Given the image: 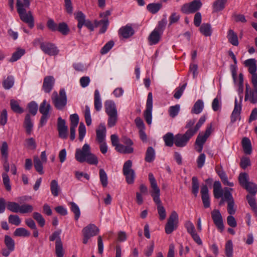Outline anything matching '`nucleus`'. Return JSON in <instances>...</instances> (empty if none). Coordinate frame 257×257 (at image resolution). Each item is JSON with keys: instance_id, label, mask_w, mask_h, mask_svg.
<instances>
[{"instance_id": "38", "label": "nucleus", "mask_w": 257, "mask_h": 257, "mask_svg": "<svg viewBox=\"0 0 257 257\" xmlns=\"http://www.w3.org/2000/svg\"><path fill=\"white\" fill-rule=\"evenodd\" d=\"M25 53V50L23 49L18 48L17 51L14 52L12 57H11L9 61L11 62H14L20 59L22 56Z\"/></svg>"}, {"instance_id": "18", "label": "nucleus", "mask_w": 257, "mask_h": 257, "mask_svg": "<svg viewBox=\"0 0 257 257\" xmlns=\"http://www.w3.org/2000/svg\"><path fill=\"white\" fill-rule=\"evenodd\" d=\"M57 130L59 137L65 139L67 138L68 127L66 125V121L61 117H58L57 121Z\"/></svg>"}, {"instance_id": "16", "label": "nucleus", "mask_w": 257, "mask_h": 257, "mask_svg": "<svg viewBox=\"0 0 257 257\" xmlns=\"http://www.w3.org/2000/svg\"><path fill=\"white\" fill-rule=\"evenodd\" d=\"M240 185L245 189L252 196H254L257 192V185L249 182L247 178H238Z\"/></svg>"}, {"instance_id": "27", "label": "nucleus", "mask_w": 257, "mask_h": 257, "mask_svg": "<svg viewBox=\"0 0 257 257\" xmlns=\"http://www.w3.org/2000/svg\"><path fill=\"white\" fill-rule=\"evenodd\" d=\"M245 66L248 68V72L252 75L257 74L256 71V65L255 59H248L244 61Z\"/></svg>"}, {"instance_id": "59", "label": "nucleus", "mask_w": 257, "mask_h": 257, "mask_svg": "<svg viewBox=\"0 0 257 257\" xmlns=\"http://www.w3.org/2000/svg\"><path fill=\"white\" fill-rule=\"evenodd\" d=\"M114 43L113 41H109L101 48L100 52L102 54L108 53L114 46Z\"/></svg>"}, {"instance_id": "21", "label": "nucleus", "mask_w": 257, "mask_h": 257, "mask_svg": "<svg viewBox=\"0 0 257 257\" xmlns=\"http://www.w3.org/2000/svg\"><path fill=\"white\" fill-rule=\"evenodd\" d=\"M99 228L94 224H89L82 229L83 234H86L88 236L93 237L99 233Z\"/></svg>"}, {"instance_id": "42", "label": "nucleus", "mask_w": 257, "mask_h": 257, "mask_svg": "<svg viewBox=\"0 0 257 257\" xmlns=\"http://www.w3.org/2000/svg\"><path fill=\"white\" fill-rule=\"evenodd\" d=\"M34 167L37 172H38L40 175H43L44 174V171L42 162L38 157L34 158Z\"/></svg>"}, {"instance_id": "25", "label": "nucleus", "mask_w": 257, "mask_h": 257, "mask_svg": "<svg viewBox=\"0 0 257 257\" xmlns=\"http://www.w3.org/2000/svg\"><path fill=\"white\" fill-rule=\"evenodd\" d=\"M132 162L131 160L126 161L123 166V173L125 177H135V171L131 168Z\"/></svg>"}, {"instance_id": "39", "label": "nucleus", "mask_w": 257, "mask_h": 257, "mask_svg": "<svg viewBox=\"0 0 257 257\" xmlns=\"http://www.w3.org/2000/svg\"><path fill=\"white\" fill-rule=\"evenodd\" d=\"M50 190L52 195L57 197L59 195V192L60 190V187L58 185V182L56 180H53L50 184Z\"/></svg>"}, {"instance_id": "28", "label": "nucleus", "mask_w": 257, "mask_h": 257, "mask_svg": "<svg viewBox=\"0 0 257 257\" xmlns=\"http://www.w3.org/2000/svg\"><path fill=\"white\" fill-rule=\"evenodd\" d=\"M227 38L229 43L234 46L239 45L238 39L237 34L232 29H229L227 32Z\"/></svg>"}, {"instance_id": "55", "label": "nucleus", "mask_w": 257, "mask_h": 257, "mask_svg": "<svg viewBox=\"0 0 257 257\" xmlns=\"http://www.w3.org/2000/svg\"><path fill=\"white\" fill-rule=\"evenodd\" d=\"M71 210L75 214V219L77 220L80 216V210L78 205L73 202H70Z\"/></svg>"}, {"instance_id": "8", "label": "nucleus", "mask_w": 257, "mask_h": 257, "mask_svg": "<svg viewBox=\"0 0 257 257\" xmlns=\"http://www.w3.org/2000/svg\"><path fill=\"white\" fill-rule=\"evenodd\" d=\"M75 18L78 22L77 27L79 29L78 33H81V30L83 26L86 27L91 31L94 29L93 24L89 20H86L85 15L81 12L78 11L74 14Z\"/></svg>"}, {"instance_id": "15", "label": "nucleus", "mask_w": 257, "mask_h": 257, "mask_svg": "<svg viewBox=\"0 0 257 257\" xmlns=\"http://www.w3.org/2000/svg\"><path fill=\"white\" fill-rule=\"evenodd\" d=\"M149 179L152 188L151 196L153 198V200L157 206L161 205V201L160 198V190L158 187L157 181L155 178H149Z\"/></svg>"}, {"instance_id": "49", "label": "nucleus", "mask_w": 257, "mask_h": 257, "mask_svg": "<svg viewBox=\"0 0 257 257\" xmlns=\"http://www.w3.org/2000/svg\"><path fill=\"white\" fill-rule=\"evenodd\" d=\"M248 98L247 100H249L250 103L255 104L257 103V89L253 88L251 90H249L248 93Z\"/></svg>"}, {"instance_id": "34", "label": "nucleus", "mask_w": 257, "mask_h": 257, "mask_svg": "<svg viewBox=\"0 0 257 257\" xmlns=\"http://www.w3.org/2000/svg\"><path fill=\"white\" fill-rule=\"evenodd\" d=\"M156 157L155 149L152 147H149L146 152L145 160L148 163L153 162Z\"/></svg>"}, {"instance_id": "44", "label": "nucleus", "mask_w": 257, "mask_h": 257, "mask_svg": "<svg viewBox=\"0 0 257 257\" xmlns=\"http://www.w3.org/2000/svg\"><path fill=\"white\" fill-rule=\"evenodd\" d=\"M57 31L63 35H67L70 32V29L67 24L65 22H62L58 24Z\"/></svg>"}, {"instance_id": "33", "label": "nucleus", "mask_w": 257, "mask_h": 257, "mask_svg": "<svg viewBox=\"0 0 257 257\" xmlns=\"http://www.w3.org/2000/svg\"><path fill=\"white\" fill-rule=\"evenodd\" d=\"M24 126L26 128L27 134L30 135L33 130V123L31 118L30 114H27L25 116L24 122Z\"/></svg>"}, {"instance_id": "50", "label": "nucleus", "mask_w": 257, "mask_h": 257, "mask_svg": "<svg viewBox=\"0 0 257 257\" xmlns=\"http://www.w3.org/2000/svg\"><path fill=\"white\" fill-rule=\"evenodd\" d=\"M9 222L12 224L19 226L21 223V219L18 215L11 214L8 217Z\"/></svg>"}, {"instance_id": "48", "label": "nucleus", "mask_w": 257, "mask_h": 257, "mask_svg": "<svg viewBox=\"0 0 257 257\" xmlns=\"http://www.w3.org/2000/svg\"><path fill=\"white\" fill-rule=\"evenodd\" d=\"M8 210L14 213H18L20 211V205L16 202L9 201L7 203Z\"/></svg>"}, {"instance_id": "51", "label": "nucleus", "mask_w": 257, "mask_h": 257, "mask_svg": "<svg viewBox=\"0 0 257 257\" xmlns=\"http://www.w3.org/2000/svg\"><path fill=\"white\" fill-rule=\"evenodd\" d=\"M180 109L179 104H176L174 106H171L169 108V114L170 117L174 118L179 113Z\"/></svg>"}, {"instance_id": "4", "label": "nucleus", "mask_w": 257, "mask_h": 257, "mask_svg": "<svg viewBox=\"0 0 257 257\" xmlns=\"http://www.w3.org/2000/svg\"><path fill=\"white\" fill-rule=\"evenodd\" d=\"M52 100L55 107L59 110H62L66 105L67 102L65 90L62 88L59 90V94L54 91L52 95Z\"/></svg>"}, {"instance_id": "10", "label": "nucleus", "mask_w": 257, "mask_h": 257, "mask_svg": "<svg viewBox=\"0 0 257 257\" xmlns=\"http://www.w3.org/2000/svg\"><path fill=\"white\" fill-rule=\"evenodd\" d=\"M202 6L201 0H193L191 3L184 4L181 8V11L185 14L196 13Z\"/></svg>"}, {"instance_id": "9", "label": "nucleus", "mask_w": 257, "mask_h": 257, "mask_svg": "<svg viewBox=\"0 0 257 257\" xmlns=\"http://www.w3.org/2000/svg\"><path fill=\"white\" fill-rule=\"evenodd\" d=\"M212 124L208 125L204 134L200 133L196 140L195 145L197 146V151L200 153L202 152L203 145L206 142L207 138L210 136L212 133Z\"/></svg>"}, {"instance_id": "40", "label": "nucleus", "mask_w": 257, "mask_h": 257, "mask_svg": "<svg viewBox=\"0 0 257 257\" xmlns=\"http://www.w3.org/2000/svg\"><path fill=\"white\" fill-rule=\"evenodd\" d=\"M30 234V232L23 227L17 228L14 232V235L15 236L28 237Z\"/></svg>"}, {"instance_id": "30", "label": "nucleus", "mask_w": 257, "mask_h": 257, "mask_svg": "<svg viewBox=\"0 0 257 257\" xmlns=\"http://www.w3.org/2000/svg\"><path fill=\"white\" fill-rule=\"evenodd\" d=\"M165 145L167 147H172L175 144V136L171 132H168L163 137Z\"/></svg>"}, {"instance_id": "32", "label": "nucleus", "mask_w": 257, "mask_h": 257, "mask_svg": "<svg viewBox=\"0 0 257 257\" xmlns=\"http://www.w3.org/2000/svg\"><path fill=\"white\" fill-rule=\"evenodd\" d=\"M204 108V102L202 100L198 99L194 103L191 109V112L193 114L200 113Z\"/></svg>"}, {"instance_id": "37", "label": "nucleus", "mask_w": 257, "mask_h": 257, "mask_svg": "<svg viewBox=\"0 0 257 257\" xmlns=\"http://www.w3.org/2000/svg\"><path fill=\"white\" fill-rule=\"evenodd\" d=\"M94 107L97 111H100L102 107L100 95L98 89H96L94 92Z\"/></svg>"}, {"instance_id": "13", "label": "nucleus", "mask_w": 257, "mask_h": 257, "mask_svg": "<svg viewBox=\"0 0 257 257\" xmlns=\"http://www.w3.org/2000/svg\"><path fill=\"white\" fill-rule=\"evenodd\" d=\"M193 136L190 131H187L184 134H178L176 135L175 140V146L180 148L185 147Z\"/></svg>"}, {"instance_id": "45", "label": "nucleus", "mask_w": 257, "mask_h": 257, "mask_svg": "<svg viewBox=\"0 0 257 257\" xmlns=\"http://www.w3.org/2000/svg\"><path fill=\"white\" fill-rule=\"evenodd\" d=\"M5 243L10 250H14L15 243L14 240L11 236L8 235L5 236Z\"/></svg>"}, {"instance_id": "63", "label": "nucleus", "mask_w": 257, "mask_h": 257, "mask_svg": "<svg viewBox=\"0 0 257 257\" xmlns=\"http://www.w3.org/2000/svg\"><path fill=\"white\" fill-rule=\"evenodd\" d=\"M251 165L250 160L249 157H242L240 160V166L243 169Z\"/></svg>"}, {"instance_id": "6", "label": "nucleus", "mask_w": 257, "mask_h": 257, "mask_svg": "<svg viewBox=\"0 0 257 257\" xmlns=\"http://www.w3.org/2000/svg\"><path fill=\"white\" fill-rule=\"evenodd\" d=\"M61 230L60 229L55 231L51 235L49 236V240L55 242V253L57 257H63L64 252L63 247V243L60 237Z\"/></svg>"}, {"instance_id": "35", "label": "nucleus", "mask_w": 257, "mask_h": 257, "mask_svg": "<svg viewBox=\"0 0 257 257\" xmlns=\"http://www.w3.org/2000/svg\"><path fill=\"white\" fill-rule=\"evenodd\" d=\"M199 29L200 33L205 37L210 36L212 34L211 27L208 23L202 24Z\"/></svg>"}, {"instance_id": "60", "label": "nucleus", "mask_w": 257, "mask_h": 257, "mask_svg": "<svg viewBox=\"0 0 257 257\" xmlns=\"http://www.w3.org/2000/svg\"><path fill=\"white\" fill-rule=\"evenodd\" d=\"M28 108L30 113H31L33 116H35L38 111V104L35 101H32L28 104Z\"/></svg>"}, {"instance_id": "53", "label": "nucleus", "mask_w": 257, "mask_h": 257, "mask_svg": "<svg viewBox=\"0 0 257 257\" xmlns=\"http://www.w3.org/2000/svg\"><path fill=\"white\" fill-rule=\"evenodd\" d=\"M33 217L36 220L41 227H43L45 224V220L43 216L39 212H35L33 214Z\"/></svg>"}, {"instance_id": "54", "label": "nucleus", "mask_w": 257, "mask_h": 257, "mask_svg": "<svg viewBox=\"0 0 257 257\" xmlns=\"http://www.w3.org/2000/svg\"><path fill=\"white\" fill-rule=\"evenodd\" d=\"M34 210L33 206L29 204H24L20 205L19 212L22 214L32 212Z\"/></svg>"}, {"instance_id": "17", "label": "nucleus", "mask_w": 257, "mask_h": 257, "mask_svg": "<svg viewBox=\"0 0 257 257\" xmlns=\"http://www.w3.org/2000/svg\"><path fill=\"white\" fill-rule=\"evenodd\" d=\"M211 217L217 228L222 232L224 230L222 216L218 210L214 209L211 212Z\"/></svg>"}, {"instance_id": "5", "label": "nucleus", "mask_w": 257, "mask_h": 257, "mask_svg": "<svg viewBox=\"0 0 257 257\" xmlns=\"http://www.w3.org/2000/svg\"><path fill=\"white\" fill-rule=\"evenodd\" d=\"M16 6L20 19L24 23L28 24L30 28H33L34 26V19L32 12L31 11L27 12L26 9L22 8V5L19 3L16 4Z\"/></svg>"}, {"instance_id": "14", "label": "nucleus", "mask_w": 257, "mask_h": 257, "mask_svg": "<svg viewBox=\"0 0 257 257\" xmlns=\"http://www.w3.org/2000/svg\"><path fill=\"white\" fill-rule=\"evenodd\" d=\"M153 95L149 92L148 95L146 108L144 113L145 119L148 124H151L152 119Z\"/></svg>"}, {"instance_id": "36", "label": "nucleus", "mask_w": 257, "mask_h": 257, "mask_svg": "<svg viewBox=\"0 0 257 257\" xmlns=\"http://www.w3.org/2000/svg\"><path fill=\"white\" fill-rule=\"evenodd\" d=\"M10 106L11 109L15 113L21 114L24 112V109L20 106L19 102L14 99L10 100Z\"/></svg>"}, {"instance_id": "47", "label": "nucleus", "mask_w": 257, "mask_h": 257, "mask_svg": "<svg viewBox=\"0 0 257 257\" xmlns=\"http://www.w3.org/2000/svg\"><path fill=\"white\" fill-rule=\"evenodd\" d=\"M14 84V78L12 76H9L3 82V86L5 89H10Z\"/></svg>"}, {"instance_id": "2", "label": "nucleus", "mask_w": 257, "mask_h": 257, "mask_svg": "<svg viewBox=\"0 0 257 257\" xmlns=\"http://www.w3.org/2000/svg\"><path fill=\"white\" fill-rule=\"evenodd\" d=\"M104 107L105 112L108 116L107 125L112 127L116 124L118 119L116 105L112 100H107L104 103Z\"/></svg>"}, {"instance_id": "62", "label": "nucleus", "mask_w": 257, "mask_h": 257, "mask_svg": "<svg viewBox=\"0 0 257 257\" xmlns=\"http://www.w3.org/2000/svg\"><path fill=\"white\" fill-rule=\"evenodd\" d=\"M8 112L6 109H4L1 113L0 115V124L4 126L8 121Z\"/></svg>"}, {"instance_id": "26", "label": "nucleus", "mask_w": 257, "mask_h": 257, "mask_svg": "<svg viewBox=\"0 0 257 257\" xmlns=\"http://www.w3.org/2000/svg\"><path fill=\"white\" fill-rule=\"evenodd\" d=\"M162 35V34L157 31V30H154L148 38L150 45H153L157 44L159 42Z\"/></svg>"}, {"instance_id": "20", "label": "nucleus", "mask_w": 257, "mask_h": 257, "mask_svg": "<svg viewBox=\"0 0 257 257\" xmlns=\"http://www.w3.org/2000/svg\"><path fill=\"white\" fill-rule=\"evenodd\" d=\"M241 110V105L240 103H238L237 99H235L234 102V107L230 116V122L232 123L235 122L238 118H240V114Z\"/></svg>"}, {"instance_id": "46", "label": "nucleus", "mask_w": 257, "mask_h": 257, "mask_svg": "<svg viewBox=\"0 0 257 257\" xmlns=\"http://www.w3.org/2000/svg\"><path fill=\"white\" fill-rule=\"evenodd\" d=\"M246 198L252 210L254 212L256 216H257V205L255 198L252 195H247Z\"/></svg>"}, {"instance_id": "22", "label": "nucleus", "mask_w": 257, "mask_h": 257, "mask_svg": "<svg viewBox=\"0 0 257 257\" xmlns=\"http://www.w3.org/2000/svg\"><path fill=\"white\" fill-rule=\"evenodd\" d=\"M201 193L204 207L206 208L209 207L210 202L208 194V189L206 185H203L201 187Z\"/></svg>"}, {"instance_id": "7", "label": "nucleus", "mask_w": 257, "mask_h": 257, "mask_svg": "<svg viewBox=\"0 0 257 257\" xmlns=\"http://www.w3.org/2000/svg\"><path fill=\"white\" fill-rule=\"evenodd\" d=\"M51 109V106L50 104L46 100H44L39 107V112L42 114L39 124V127L43 126L47 123L48 119L50 116L49 112Z\"/></svg>"}, {"instance_id": "64", "label": "nucleus", "mask_w": 257, "mask_h": 257, "mask_svg": "<svg viewBox=\"0 0 257 257\" xmlns=\"http://www.w3.org/2000/svg\"><path fill=\"white\" fill-rule=\"evenodd\" d=\"M79 132V139L80 141H82L84 138L86 134V128L83 122H81L79 124L78 128Z\"/></svg>"}, {"instance_id": "41", "label": "nucleus", "mask_w": 257, "mask_h": 257, "mask_svg": "<svg viewBox=\"0 0 257 257\" xmlns=\"http://www.w3.org/2000/svg\"><path fill=\"white\" fill-rule=\"evenodd\" d=\"M162 5L161 3H151L149 4L147 7V10L152 14L157 13L162 8Z\"/></svg>"}, {"instance_id": "52", "label": "nucleus", "mask_w": 257, "mask_h": 257, "mask_svg": "<svg viewBox=\"0 0 257 257\" xmlns=\"http://www.w3.org/2000/svg\"><path fill=\"white\" fill-rule=\"evenodd\" d=\"M225 252L227 257H232L233 244L231 240H228L225 244Z\"/></svg>"}, {"instance_id": "11", "label": "nucleus", "mask_w": 257, "mask_h": 257, "mask_svg": "<svg viewBox=\"0 0 257 257\" xmlns=\"http://www.w3.org/2000/svg\"><path fill=\"white\" fill-rule=\"evenodd\" d=\"M8 145L6 142H3L2 146L0 147V151L2 155V158L4 162V168L6 173L3 174L2 177H8L7 173L10 171V166L8 163Z\"/></svg>"}, {"instance_id": "61", "label": "nucleus", "mask_w": 257, "mask_h": 257, "mask_svg": "<svg viewBox=\"0 0 257 257\" xmlns=\"http://www.w3.org/2000/svg\"><path fill=\"white\" fill-rule=\"evenodd\" d=\"M192 192L195 196H197L199 190V182L197 178H192Z\"/></svg>"}, {"instance_id": "24", "label": "nucleus", "mask_w": 257, "mask_h": 257, "mask_svg": "<svg viewBox=\"0 0 257 257\" xmlns=\"http://www.w3.org/2000/svg\"><path fill=\"white\" fill-rule=\"evenodd\" d=\"M96 140L98 143L105 142L106 127L104 124H100L98 129L96 130Z\"/></svg>"}, {"instance_id": "43", "label": "nucleus", "mask_w": 257, "mask_h": 257, "mask_svg": "<svg viewBox=\"0 0 257 257\" xmlns=\"http://www.w3.org/2000/svg\"><path fill=\"white\" fill-rule=\"evenodd\" d=\"M100 24H102V26L99 30V33L101 34L105 33L108 25V19H102L100 21H95V27H98Z\"/></svg>"}, {"instance_id": "23", "label": "nucleus", "mask_w": 257, "mask_h": 257, "mask_svg": "<svg viewBox=\"0 0 257 257\" xmlns=\"http://www.w3.org/2000/svg\"><path fill=\"white\" fill-rule=\"evenodd\" d=\"M118 33L123 38L127 39L132 36L134 34L135 31L132 26L127 25L124 27H122L119 30Z\"/></svg>"}, {"instance_id": "12", "label": "nucleus", "mask_w": 257, "mask_h": 257, "mask_svg": "<svg viewBox=\"0 0 257 257\" xmlns=\"http://www.w3.org/2000/svg\"><path fill=\"white\" fill-rule=\"evenodd\" d=\"M178 215L175 211L172 212L165 226V232L169 234L171 233L177 227Z\"/></svg>"}, {"instance_id": "29", "label": "nucleus", "mask_w": 257, "mask_h": 257, "mask_svg": "<svg viewBox=\"0 0 257 257\" xmlns=\"http://www.w3.org/2000/svg\"><path fill=\"white\" fill-rule=\"evenodd\" d=\"M241 144L244 154L250 155L252 153V147L250 140L246 137L243 138Z\"/></svg>"}, {"instance_id": "31", "label": "nucleus", "mask_w": 257, "mask_h": 257, "mask_svg": "<svg viewBox=\"0 0 257 257\" xmlns=\"http://www.w3.org/2000/svg\"><path fill=\"white\" fill-rule=\"evenodd\" d=\"M227 0H216L212 4V11L213 13H216L222 11L224 8Z\"/></svg>"}, {"instance_id": "58", "label": "nucleus", "mask_w": 257, "mask_h": 257, "mask_svg": "<svg viewBox=\"0 0 257 257\" xmlns=\"http://www.w3.org/2000/svg\"><path fill=\"white\" fill-rule=\"evenodd\" d=\"M84 117L86 123L88 126L91 124V117L90 115V110L89 106L86 105L84 111Z\"/></svg>"}, {"instance_id": "57", "label": "nucleus", "mask_w": 257, "mask_h": 257, "mask_svg": "<svg viewBox=\"0 0 257 257\" xmlns=\"http://www.w3.org/2000/svg\"><path fill=\"white\" fill-rule=\"evenodd\" d=\"M206 120V117L205 115L201 116L198 122L195 125V127H194V130H190L191 132H192V134L194 135L199 130L200 127L201 126V125L204 123V122Z\"/></svg>"}, {"instance_id": "1", "label": "nucleus", "mask_w": 257, "mask_h": 257, "mask_svg": "<svg viewBox=\"0 0 257 257\" xmlns=\"http://www.w3.org/2000/svg\"><path fill=\"white\" fill-rule=\"evenodd\" d=\"M75 158L79 162L86 161L91 165H97L98 162L97 157L91 153L90 147L87 144H85L81 149L76 150Z\"/></svg>"}, {"instance_id": "3", "label": "nucleus", "mask_w": 257, "mask_h": 257, "mask_svg": "<svg viewBox=\"0 0 257 257\" xmlns=\"http://www.w3.org/2000/svg\"><path fill=\"white\" fill-rule=\"evenodd\" d=\"M34 43L35 45L39 44L40 49L46 54L55 56L59 53V50L54 44L48 42H43L42 38L35 39Z\"/></svg>"}, {"instance_id": "56", "label": "nucleus", "mask_w": 257, "mask_h": 257, "mask_svg": "<svg viewBox=\"0 0 257 257\" xmlns=\"http://www.w3.org/2000/svg\"><path fill=\"white\" fill-rule=\"evenodd\" d=\"M186 86L187 83H185L182 86L178 87L175 89V93L174 94V97L175 98L178 99L181 97Z\"/></svg>"}, {"instance_id": "19", "label": "nucleus", "mask_w": 257, "mask_h": 257, "mask_svg": "<svg viewBox=\"0 0 257 257\" xmlns=\"http://www.w3.org/2000/svg\"><path fill=\"white\" fill-rule=\"evenodd\" d=\"M55 83V79L52 76H48L44 78L42 85V89L46 93H50L52 90Z\"/></svg>"}]
</instances>
